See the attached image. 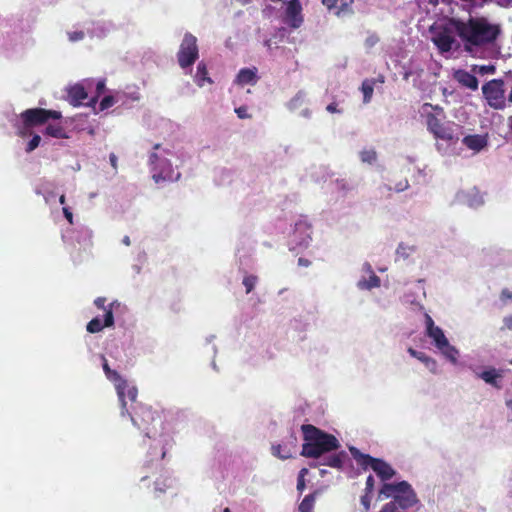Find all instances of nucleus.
I'll return each mask as SVG.
<instances>
[{"label": "nucleus", "mask_w": 512, "mask_h": 512, "mask_svg": "<svg viewBox=\"0 0 512 512\" xmlns=\"http://www.w3.org/2000/svg\"><path fill=\"white\" fill-rule=\"evenodd\" d=\"M102 367L106 377L114 383L117 396L121 405V415L128 414L134 426L142 429L148 438L155 442V446L151 447L149 456L153 460L163 459L166 455V446L170 444V437L164 433H158L157 426L162 425L160 417H155L149 408L142 409V416L139 417L138 412L132 413L128 408V402L134 404L136 402L138 390L135 385L123 379L116 371L112 370L106 358L101 355Z\"/></svg>", "instance_id": "f257e3e1"}, {"label": "nucleus", "mask_w": 512, "mask_h": 512, "mask_svg": "<svg viewBox=\"0 0 512 512\" xmlns=\"http://www.w3.org/2000/svg\"><path fill=\"white\" fill-rule=\"evenodd\" d=\"M449 30L455 32L462 41L464 50L469 53L492 45L502 32L500 24L484 16L471 15L467 19H449Z\"/></svg>", "instance_id": "f03ea898"}, {"label": "nucleus", "mask_w": 512, "mask_h": 512, "mask_svg": "<svg viewBox=\"0 0 512 512\" xmlns=\"http://www.w3.org/2000/svg\"><path fill=\"white\" fill-rule=\"evenodd\" d=\"M304 444L301 455L314 458L317 461L312 467L326 465L333 468H341L346 457L345 452L338 454L325 455L326 453L336 450L339 447V441L331 434H327L312 425H302L301 427Z\"/></svg>", "instance_id": "7ed1b4c3"}, {"label": "nucleus", "mask_w": 512, "mask_h": 512, "mask_svg": "<svg viewBox=\"0 0 512 512\" xmlns=\"http://www.w3.org/2000/svg\"><path fill=\"white\" fill-rule=\"evenodd\" d=\"M50 118L59 119L61 113L43 108H32L23 111L19 116L15 115L10 121L16 129V133L21 137H26L32 134L33 127L46 123Z\"/></svg>", "instance_id": "20e7f679"}, {"label": "nucleus", "mask_w": 512, "mask_h": 512, "mask_svg": "<svg viewBox=\"0 0 512 512\" xmlns=\"http://www.w3.org/2000/svg\"><path fill=\"white\" fill-rule=\"evenodd\" d=\"M172 153L162 148L159 144L154 146V151L149 156V165L152 178L156 183L161 181H177L181 174L174 170L169 159Z\"/></svg>", "instance_id": "39448f33"}, {"label": "nucleus", "mask_w": 512, "mask_h": 512, "mask_svg": "<svg viewBox=\"0 0 512 512\" xmlns=\"http://www.w3.org/2000/svg\"><path fill=\"white\" fill-rule=\"evenodd\" d=\"M392 498V501L403 510L413 507L417 502V495L407 481L398 483H384L379 490L378 500Z\"/></svg>", "instance_id": "423d86ee"}, {"label": "nucleus", "mask_w": 512, "mask_h": 512, "mask_svg": "<svg viewBox=\"0 0 512 512\" xmlns=\"http://www.w3.org/2000/svg\"><path fill=\"white\" fill-rule=\"evenodd\" d=\"M425 334L431 339L434 347L445 357L450 363L456 364L460 355L459 350L450 344L443 329L435 325L434 320L429 314H425Z\"/></svg>", "instance_id": "0eeeda50"}, {"label": "nucleus", "mask_w": 512, "mask_h": 512, "mask_svg": "<svg viewBox=\"0 0 512 512\" xmlns=\"http://www.w3.org/2000/svg\"><path fill=\"white\" fill-rule=\"evenodd\" d=\"M349 450L359 466L364 470L371 468L382 481H388L395 476L396 471L384 460L364 454L356 447H350Z\"/></svg>", "instance_id": "6e6552de"}, {"label": "nucleus", "mask_w": 512, "mask_h": 512, "mask_svg": "<svg viewBox=\"0 0 512 512\" xmlns=\"http://www.w3.org/2000/svg\"><path fill=\"white\" fill-rule=\"evenodd\" d=\"M482 94L487 105L495 110H504L508 99L505 96L504 81L492 79L482 85Z\"/></svg>", "instance_id": "1a4fd4ad"}, {"label": "nucleus", "mask_w": 512, "mask_h": 512, "mask_svg": "<svg viewBox=\"0 0 512 512\" xmlns=\"http://www.w3.org/2000/svg\"><path fill=\"white\" fill-rule=\"evenodd\" d=\"M198 56L197 38L191 33H186L177 53L180 67L183 69L191 67L198 59Z\"/></svg>", "instance_id": "9d476101"}, {"label": "nucleus", "mask_w": 512, "mask_h": 512, "mask_svg": "<svg viewBox=\"0 0 512 512\" xmlns=\"http://www.w3.org/2000/svg\"><path fill=\"white\" fill-rule=\"evenodd\" d=\"M421 116L425 117L427 129L430 133L435 132L442 127L446 122H443L444 111L439 106H434L430 103H424L420 109Z\"/></svg>", "instance_id": "9b49d317"}, {"label": "nucleus", "mask_w": 512, "mask_h": 512, "mask_svg": "<svg viewBox=\"0 0 512 512\" xmlns=\"http://www.w3.org/2000/svg\"><path fill=\"white\" fill-rule=\"evenodd\" d=\"M381 286V279L377 276L369 262H364L360 268V275L356 287L360 291H371Z\"/></svg>", "instance_id": "f8f14e48"}, {"label": "nucleus", "mask_w": 512, "mask_h": 512, "mask_svg": "<svg viewBox=\"0 0 512 512\" xmlns=\"http://www.w3.org/2000/svg\"><path fill=\"white\" fill-rule=\"evenodd\" d=\"M312 227L307 219L301 218L294 225L292 241L299 247H307L311 241Z\"/></svg>", "instance_id": "ddd939ff"}, {"label": "nucleus", "mask_w": 512, "mask_h": 512, "mask_svg": "<svg viewBox=\"0 0 512 512\" xmlns=\"http://www.w3.org/2000/svg\"><path fill=\"white\" fill-rule=\"evenodd\" d=\"M94 84L93 80L86 79L80 83L71 86L68 90L69 101L72 105L78 106L88 99L87 90Z\"/></svg>", "instance_id": "4468645a"}, {"label": "nucleus", "mask_w": 512, "mask_h": 512, "mask_svg": "<svg viewBox=\"0 0 512 512\" xmlns=\"http://www.w3.org/2000/svg\"><path fill=\"white\" fill-rule=\"evenodd\" d=\"M455 36H457L455 32L449 30L448 20L445 23L443 30L433 37V42L442 53L449 52L456 43Z\"/></svg>", "instance_id": "2eb2a0df"}, {"label": "nucleus", "mask_w": 512, "mask_h": 512, "mask_svg": "<svg viewBox=\"0 0 512 512\" xmlns=\"http://www.w3.org/2000/svg\"><path fill=\"white\" fill-rule=\"evenodd\" d=\"M301 10L302 8L298 0L289 1L283 19L284 23L293 29L299 28L303 23Z\"/></svg>", "instance_id": "dca6fc26"}, {"label": "nucleus", "mask_w": 512, "mask_h": 512, "mask_svg": "<svg viewBox=\"0 0 512 512\" xmlns=\"http://www.w3.org/2000/svg\"><path fill=\"white\" fill-rule=\"evenodd\" d=\"M459 129V125L453 122H446V124H444L432 134L438 141H443L449 144H457L459 140Z\"/></svg>", "instance_id": "f3484780"}, {"label": "nucleus", "mask_w": 512, "mask_h": 512, "mask_svg": "<svg viewBox=\"0 0 512 512\" xmlns=\"http://www.w3.org/2000/svg\"><path fill=\"white\" fill-rule=\"evenodd\" d=\"M103 317H104V319H102L99 316L93 318L87 324V331L90 333H97V332L101 331L104 327H111L114 325V316H113V311L111 308L106 310Z\"/></svg>", "instance_id": "a211bd4d"}, {"label": "nucleus", "mask_w": 512, "mask_h": 512, "mask_svg": "<svg viewBox=\"0 0 512 512\" xmlns=\"http://www.w3.org/2000/svg\"><path fill=\"white\" fill-rule=\"evenodd\" d=\"M453 78L463 87L468 88L472 91H476L479 86V81L476 78L474 72L470 73L463 69H458L454 72Z\"/></svg>", "instance_id": "6ab92c4d"}, {"label": "nucleus", "mask_w": 512, "mask_h": 512, "mask_svg": "<svg viewBox=\"0 0 512 512\" xmlns=\"http://www.w3.org/2000/svg\"><path fill=\"white\" fill-rule=\"evenodd\" d=\"M422 283L423 280H418L417 284L413 288L404 293L402 301L406 304L420 306L421 298L426 296V292Z\"/></svg>", "instance_id": "aec40b11"}, {"label": "nucleus", "mask_w": 512, "mask_h": 512, "mask_svg": "<svg viewBox=\"0 0 512 512\" xmlns=\"http://www.w3.org/2000/svg\"><path fill=\"white\" fill-rule=\"evenodd\" d=\"M470 369L478 378L482 379L485 383L497 389L501 388L499 380L502 378V374L500 371L496 370L495 368H489L482 372H479L476 368L473 367H470Z\"/></svg>", "instance_id": "412c9836"}, {"label": "nucleus", "mask_w": 512, "mask_h": 512, "mask_svg": "<svg viewBox=\"0 0 512 512\" xmlns=\"http://www.w3.org/2000/svg\"><path fill=\"white\" fill-rule=\"evenodd\" d=\"M407 352L409 353V355L413 358H416L417 360H419L420 362H422L425 367L433 374H437L438 373V363L437 361L428 356L426 353L424 352H421V351H418V350H415L414 348L412 347H409Z\"/></svg>", "instance_id": "4be33fe9"}, {"label": "nucleus", "mask_w": 512, "mask_h": 512, "mask_svg": "<svg viewBox=\"0 0 512 512\" xmlns=\"http://www.w3.org/2000/svg\"><path fill=\"white\" fill-rule=\"evenodd\" d=\"M113 30V24L107 21L93 22L87 28V32L91 37L103 38Z\"/></svg>", "instance_id": "5701e85b"}, {"label": "nucleus", "mask_w": 512, "mask_h": 512, "mask_svg": "<svg viewBox=\"0 0 512 512\" xmlns=\"http://www.w3.org/2000/svg\"><path fill=\"white\" fill-rule=\"evenodd\" d=\"M462 143L475 152L481 151L488 144L487 137L479 134L465 136Z\"/></svg>", "instance_id": "b1692460"}, {"label": "nucleus", "mask_w": 512, "mask_h": 512, "mask_svg": "<svg viewBox=\"0 0 512 512\" xmlns=\"http://www.w3.org/2000/svg\"><path fill=\"white\" fill-rule=\"evenodd\" d=\"M258 81L256 68H243L241 69L235 79L239 85H255Z\"/></svg>", "instance_id": "393cba45"}, {"label": "nucleus", "mask_w": 512, "mask_h": 512, "mask_svg": "<svg viewBox=\"0 0 512 512\" xmlns=\"http://www.w3.org/2000/svg\"><path fill=\"white\" fill-rule=\"evenodd\" d=\"M460 199L469 207L474 209L482 206L484 203L483 195L475 188L467 192H463L460 196Z\"/></svg>", "instance_id": "a878e982"}, {"label": "nucleus", "mask_w": 512, "mask_h": 512, "mask_svg": "<svg viewBox=\"0 0 512 512\" xmlns=\"http://www.w3.org/2000/svg\"><path fill=\"white\" fill-rule=\"evenodd\" d=\"M417 252V246L401 242L396 248V260H409Z\"/></svg>", "instance_id": "bb28decb"}, {"label": "nucleus", "mask_w": 512, "mask_h": 512, "mask_svg": "<svg viewBox=\"0 0 512 512\" xmlns=\"http://www.w3.org/2000/svg\"><path fill=\"white\" fill-rule=\"evenodd\" d=\"M194 81L199 87H203L205 83H213L212 79L208 76L206 64L204 62L198 63Z\"/></svg>", "instance_id": "cd10ccee"}, {"label": "nucleus", "mask_w": 512, "mask_h": 512, "mask_svg": "<svg viewBox=\"0 0 512 512\" xmlns=\"http://www.w3.org/2000/svg\"><path fill=\"white\" fill-rule=\"evenodd\" d=\"M361 91L363 93V102L369 103L373 96L374 91V80L366 79L362 82Z\"/></svg>", "instance_id": "c85d7f7f"}, {"label": "nucleus", "mask_w": 512, "mask_h": 512, "mask_svg": "<svg viewBox=\"0 0 512 512\" xmlns=\"http://www.w3.org/2000/svg\"><path fill=\"white\" fill-rule=\"evenodd\" d=\"M316 500V493L308 494L299 505V512H312Z\"/></svg>", "instance_id": "c756f323"}, {"label": "nucleus", "mask_w": 512, "mask_h": 512, "mask_svg": "<svg viewBox=\"0 0 512 512\" xmlns=\"http://www.w3.org/2000/svg\"><path fill=\"white\" fill-rule=\"evenodd\" d=\"M45 133L54 138L66 137L63 127L58 124H49L45 129Z\"/></svg>", "instance_id": "7c9ffc66"}, {"label": "nucleus", "mask_w": 512, "mask_h": 512, "mask_svg": "<svg viewBox=\"0 0 512 512\" xmlns=\"http://www.w3.org/2000/svg\"><path fill=\"white\" fill-rule=\"evenodd\" d=\"M304 99L305 93L303 91L297 92L296 95L287 103V108L290 111H295L304 103Z\"/></svg>", "instance_id": "2f4dec72"}, {"label": "nucleus", "mask_w": 512, "mask_h": 512, "mask_svg": "<svg viewBox=\"0 0 512 512\" xmlns=\"http://www.w3.org/2000/svg\"><path fill=\"white\" fill-rule=\"evenodd\" d=\"M363 163L373 164L377 159V153L373 149L362 150L359 154Z\"/></svg>", "instance_id": "473e14b6"}, {"label": "nucleus", "mask_w": 512, "mask_h": 512, "mask_svg": "<svg viewBox=\"0 0 512 512\" xmlns=\"http://www.w3.org/2000/svg\"><path fill=\"white\" fill-rule=\"evenodd\" d=\"M121 95L117 94L115 96L108 95L105 96L101 102H100V110L103 111L105 109H108L112 107L114 104H116L120 100Z\"/></svg>", "instance_id": "72a5a7b5"}, {"label": "nucleus", "mask_w": 512, "mask_h": 512, "mask_svg": "<svg viewBox=\"0 0 512 512\" xmlns=\"http://www.w3.org/2000/svg\"><path fill=\"white\" fill-rule=\"evenodd\" d=\"M258 282V277L255 275H245L242 281L243 286L245 287V291L249 294Z\"/></svg>", "instance_id": "f704fd0d"}, {"label": "nucleus", "mask_w": 512, "mask_h": 512, "mask_svg": "<svg viewBox=\"0 0 512 512\" xmlns=\"http://www.w3.org/2000/svg\"><path fill=\"white\" fill-rule=\"evenodd\" d=\"M495 71L496 68L493 65H475L472 68V72L479 75L494 74Z\"/></svg>", "instance_id": "c9c22d12"}, {"label": "nucleus", "mask_w": 512, "mask_h": 512, "mask_svg": "<svg viewBox=\"0 0 512 512\" xmlns=\"http://www.w3.org/2000/svg\"><path fill=\"white\" fill-rule=\"evenodd\" d=\"M455 145L456 144H449V143L437 140V142H436V149L442 155H451L454 152V146Z\"/></svg>", "instance_id": "e433bc0d"}, {"label": "nucleus", "mask_w": 512, "mask_h": 512, "mask_svg": "<svg viewBox=\"0 0 512 512\" xmlns=\"http://www.w3.org/2000/svg\"><path fill=\"white\" fill-rule=\"evenodd\" d=\"M352 3L353 2H350V0H342L340 7L337 9L335 14L338 17L353 14V10L351 8Z\"/></svg>", "instance_id": "4c0bfd02"}, {"label": "nucleus", "mask_w": 512, "mask_h": 512, "mask_svg": "<svg viewBox=\"0 0 512 512\" xmlns=\"http://www.w3.org/2000/svg\"><path fill=\"white\" fill-rule=\"evenodd\" d=\"M410 187L409 182L407 179H403L396 183V185L392 188L390 185H385V188L387 191H395V192H403L407 190Z\"/></svg>", "instance_id": "58836bf2"}, {"label": "nucleus", "mask_w": 512, "mask_h": 512, "mask_svg": "<svg viewBox=\"0 0 512 512\" xmlns=\"http://www.w3.org/2000/svg\"><path fill=\"white\" fill-rule=\"evenodd\" d=\"M272 454L281 459H287L291 456L289 451H284L281 445H272Z\"/></svg>", "instance_id": "ea45409f"}, {"label": "nucleus", "mask_w": 512, "mask_h": 512, "mask_svg": "<svg viewBox=\"0 0 512 512\" xmlns=\"http://www.w3.org/2000/svg\"><path fill=\"white\" fill-rule=\"evenodd\" d=\"M40 142H41L40 135L34 134L32 139L27 143L25 151L27 153L32 152L33 150H35L39 146Z\"/></svg>", "instance_id": "a19ab883"}, {"label": "nucleus", "mask_w": 512, "mask_h": 512, "mask_svg": "<svg viewBox=\"0 0 512 512\" xmlns=\"http://www.w3.org/2000/svg\"><path fill=\"white\" fill-rule=\"evenodd\" d=\"M166 481L167 480L160 481V479L155 481L154 490H155L156 496H158V493H160V494L164 493L166 491V489L171 486V481H169V483H166Z\"/></svg>", "instance_id": "79ce46f5"}, {"label": "nucleus", "mask_w": 512, "mask_h": 512, "mask_svg": "<svg viewBox=\"0 0 512 512\" xmlns=\"http://www.w3.org/2000/svg\"><path fill=\"white\" fill-rule=\"evenodd\" d=\"M403 509L395 504L392 500L386 503L379 512H402Z\"/></svg>", "instance_id": "37998d69"}, {"label": "nucleus", "mask_w": 512, "mask_h": 512, "mask_svg": "<svg viewBox=\"0 0 512 512\" xmlns=\"http://www.w3.org/2000/svg\"><path fill=\"white\" fill-rule=\"evenodd\" d=\"M105 89V82L104 80H99L96 83V92L97 95L95 97H92L91 100L88 102L89 105L95 104L97 102V97L104 92Z\"/></svg>", "instance_id": "c03bdc74"}, {"label": "nucleus", "mask_w": 512, "mask_h": 512, "mask_svg": "<svg viewBox=\"0 0 512 512\" xmlns=\"http://www.w3.org/2000/svg\"><path fill=\"white\" fill-rule=\"evenodd\" d=\"M308 473L306 468L300 470L297 480V490L302 492L305 489V480L304 476Z\"/></svg>", "instance_id": "a18cd8bd"}, {"label": "nucleus", "mask_w": 512, "mask_h": 512, "mask_svg": "<svg viewBox=\"0 0 512 512\" xmlns=\"http://www.w3.org/2000/svg\"><path fill=\"white\" fill-rule=\"evenodd\" d=\"M336 187L338 190L340 191H344V192H348L350 190H352V185H350V183L345 180V179H338L336 181Z\"/></svg>", "instance_id": "49530a36"}, {"label": "nucleus", "mask_w": 512, "mask_h": 512, "mask_svg": "<svg viewBox=\"0 0 512 512\" xmlns=\"http://www.w3.org/2000/svg\"><path fill=\"white\" fill-rule=\"evenodd\" d=\"M68 38L71 42H77V41H81L84 39L85 37V32L80 30V31H73V32H68Z\"/></svg>", "instance_id": "de8ad7c7"}, {"label": "nucleus", "mask_w": 512, "mask_h": 512, "mask_svg": "<svg viewBox=\"0 0 512 512\" xmlns=\"http://www.w3.org/2000/svg\"><path fill=\"white\" fill-rule=\"evenodd\" d=\"M235 113L237 114V116L240 119H249V118H251V115L248 114V112H247V107L246 106H240V107L235 108Z\"/></svg>", "instance_id": "09e8293b"}, {"label": "nucleus", "mask_w": 512, "mask_h": 512, "mask_svg": "<svg viewBox=\"0 0 512 512\" xmlns=\"http://www.w3.org/2000/svg\"><path fill=\"white\" fill-rule=\"evenodd\" d=\"M378 41H379V38L373 34L366 38L364 44L367 49H371L378 43Z\"/></svg>", "instance_id": "8fccbe9b"}, {"label": "nucleus", "mask_w": 512, "mask_h": 512, "mask_svg": "<svg viewBox=\"0 0 512 512\" xmlns=\"http://www.w3.org/2000/svg\"><path fill=\"white\" fill-rule=\"evenodd\" d=\"M105 302H106V299L104 297H98L95 301H94V304L98 307V308H101L104 310V313L106 312V310H108L109 308L112 309V306L114 303H111L109 304V306L106 308L105 307Z\"/></svg>", "instance_id": "3c124183"}, {"label": "nucleus", "mask_w": 512, "mask_h": 512, "mask_svg": "<svg viewBox=\"0 0 512 512\" xmlns=\"http://www.w3.org/2000/svg\"><path fill=\"white\" fill-rule=\"evenodd\" d=\"M370 503H371V498L369 496V493H365L362 497H361V504L362 506L364 507L365 509V512H368L369 509H370Z\"/></svg>", "instance_id": "603ef678"}, {"label": "nucleus", "mask_w": 512, "mask_h": 512, "mask_svg": "<svg viewBox=\"0 0 512 512\" xmlns=\"http://www.w3.org/2000/svg\"><path fill=\"white\" fill-rule=\"evenodd\" d=\"M374 482V477L372 475H369L366 480L365 493H372L374 489Z\"/></svg>", "instance_id": "864d4df0"}, {"label": "nucleus", "mask_w": 512, "mask_h": 512, "mask_svg": "<svg viewBox=\"0 0 512 512\" xmlns=\"http://www.w3.org/2000/svg\"><path fill=\"white\" fill-rule=\"evenodd\" d=\"M63 214L70 224H73V214L69 207H63Z\"/></svg>", "instance_id": "5fc2aeb1"}, {"label": "nucleus", "mask_w": 512, "mask_h": 512, "mask_svg": "<svg viewBox=\"0 0 512 512\" xmlns=\"http://www.w3.org/2000/svg\"><path fill=\"white\" fill-rule=\"evenodd\" d=\"M326 110L329 113H340L341 111L337 108V104L335 102H332L327 105Z\"/></svg>", "instance_id": "6e6d98bb"}, {"label": "nucleus", "mask_w": 512, "mask_h": 512, "mask_svg": "<svg viewBox=\"0 0 512 512\" xmlns=\"http://www.w3.org/2000/svg\"><path fill=\"white\" fill-rule=\"evenodd\" d=\"M503 322L504 326L512 331V315L505 317Z\"/></svg>", "instance_id": "4d7b16f0"}, {"label": "nucleus", "mask_w": 512, "mask_h": 512, "mask_svg": "<svg viewBox=\"0 0 512 512\" xmlns=\"http://www.w3.org/2000/svg\"><path fill=\"white\" fill-rule=\"evenodd\" d=\"M323 5L328 9H332L336 6L337 0H322Z\"/></svg>", "instance_id": "13d9d810"}, {"label": "nucleus", "mask_w": 512, "mask_h": 512, "mask_svg": "<svg viewBox=\"0 0 512 512\" xmlns=\"http://www.w3.org/2000/svg\"><path fill=\"white\" fill-rule=\"evenodd\" d=\"M109 161L114 169H117V156L114 153L109 155Z\"/></svg>", "instance_id": "bf43d9fd"}, {"label": "nucleus", "mask_w": 512, "mask_h": 512, "mask_svg": "<svg viewBox=\"0 0 512 512\" xmlns=\"http://www.w3.org/2000/svg\"><path fill=\"white\" fill-rule=\"evenodd\" d=\"M496 3L501 7H509L512 5V0H496Z\"/></svg>", "instance_id": "052dcab7"}, {"label": "nucleus", "mask_w": 512, "mask_h": 512, "mask_svg": "<svg viewBox=\"0 0 512 512\" xmlns=\"http://www.w3.org/2000/svg\"><path fill=\"white\" fill-rule=\"evenodd\" d=\"M507 79L511 80L510 92L507 96V99H508V103L512 105V73L511 72L507 75Z\"/></svg>", "instance_id": "680f3d73"}, {"label": "nucleus", "mask_w": 512, "mask_h": 512, "mask_svg": "<svg viewBox=\"0 0 512 512\" xmlns=\"http://www.w3.org/2000/svg\"><path fill=\"white\" fill-rule=\"evenodd\" d=\"M298 264L300 266H305V267H308L310 265V261L307 260V259H304V258H299L298 259Z\"/></svg>", "instance_id": "e2e57ef3"}, {"label": "nucleus", "mask_w": 512, "mask_h": 512, "mask_svg": "<svg viewBox=\"0 0 512 512\" xmlns=\"http://www.w3.org/2000/svg\"><path fill=\"white\" fill-rule=\"evenodd\" d=\"M300 115L304 118H310L311 117V111L309 109H303L300 113Z\"/></svg>", "instance_id": "0e129e2a"}, {"label": "nucleus", "mask_w": 512, "mask_h": 512, "mask_svg": "<svg viewBox=\"0 0 512 512\" xmlns=\"http://www.w3.org/2000/svg\"><path fill=\"white\" fill-rule=\"evenodd\" d=\"M502 297L503 298L512 299V292H510L509 290L505 289V290L502 291Z\"/></svg>", "instance_id": "69168bd1"}, {"label": "nucleus", "mask_w": 512, "mask_h": 512, "mask_svg": "<svg viewBox=\"0 0 512 512\" xmlns=\"http://www.w3.org/2000/svg\"><path fill=\"white\" fill-rule=\"evenodd\" d=\"M122 243L126 246H129L131 244V241H130V237L129 236H124L123 239H122Z\"/></svg>", "instance_id": "338daca9"}, {"label": "nucleus", "mask_w": 512, "mask_h": 512, "mask_svg": "<svg viewBox=\"0 0 512 512\" xmlns=\"http://www.w3.org/2000/svg\"><path fill=\"white\" fill-rule=\"evenodd\" d=\"M132 268L135 271V273H137V274H139L141 272V265H139V264L133 265Z\"/></svg>", "instance_id": "774afa93"}]
</instances>
